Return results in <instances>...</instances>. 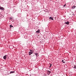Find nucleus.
I'll return each mask as SVG.
<instances>
[{
    "instance_id": "1",
    "label": "nucleus",
    "mask_w": 76,
    "mask_h": 76,
    "mask_svg": "<svg viewBox=\"0 0 76 76\" xmlns=\"http://www.w3.org/2000/svg\"><path fill=\"white\" fill-rule=\"evenodd\" d=\"M7 57V55H5L3 57V58L4 60H6Z\"/></svg>"
},
{
    "instance_id": "8",
    "label": "nucleus",
    "mask_w": 76,
    "mask_h": 76,
    "mask_svg": "<svg viewBox=\"0 0 76 76\" xmlns=\"http://www.w3.org/2000/svg\"><path fill=\"white\" fill-rule=\"evenodd\" d=\"M48 72L49 73V75H50V73H51V72L49 71H48Z\"/></svg>"
},
{
    "instance_id": "16",
    "label": "nucleus",
    "mask_w": 76,
    "mask_h": 76,
    "mask_svg": "<svg viewBox=\"0 0 76 76\" xmlns=\"http://www.w3.org/2000/svg\"><path fill=\"white\" fill-rule=\"evenodd\" d=\"M30 51H32V50H30Z\"/></svg>"
},
{
    "instance_id": "5",
    "label": "nucleus",
    "mask_w": 76,
    "mask_h": 76,
    "mask_svg": "<svg viewBox=\"0 0 76 76\" xmlns=\"http://www.w3.org/2000/svg\"><path fill=\"white\" fill-rule=\"evenodd\" d=\"M32 53H33V52H29V56H30V55H31V54H32Z\"/></svg>"
},
{
    "instance_id": "2",
    "label": "nucleus",
    "mask_w": 76,
    "mask_h": 76,
    "mask_svg": "<svg viewBox=\"0 0 76 76\" xmlns=\"http://www.w3.org/2000/svg\"><path fill=\"white\" fill-rule=\"evenodd\" d=\"M75 7H76V6L75 5H74L73 6H72V9H75Z\"/></svg>"
},
{
    "instance_id": "6",
    "label": "nucleus",
    "mask_w": 76,
    "mask_h": 76,
    "mask_svg": "<svg viewBox=\"0 0 76 76\" xmlns=\"http://www.w3.org/2000/svg\"><path fill=\"white\" fill-rule=\"evenodd\" d=\"M35 54L36 56H39V55L38 54V53H35Z\"/></svg>"
},
{
    "instance_id": "17",
    "label": "nucleus",
    "mask_w": 76,
    "mask_h": 76,
    "mask_svg": "<svg viewBox=\"0 0 76 76\" xmlns=\"http://www.w3.org/2000/svg\"><path fill=\"white\" fill-rule=\"evenodd\" d=\"M11 19H12V18H11Z\"/></svg>"
},
{
    "instance_id": "3",
    "label": "nucleus",
    "mask_w": 76,
    "mask_h": 76,
    "mask_svg": "<svg viewBox=\"0 0 76 76\" xmlns=\"http://www.w3.org/2000/svg\"><path fill=\"white\" fill-rule=\"evenodd\" d=\"M49 19L50 20H54L53 19V18L51 17H50L49 18Z\"/></svg>"
},
{
    "instance_id": "14",
    "label": "nucleus",
    "mask_w": 76,
    "mask_h": 76,
    "mask_svg": "<svg viewBox=\"0 0 76 76\" xmlns=\"http://www.w3.org/2000/svg\"><path fill=\"white\" fill-rule=\"evenodd\" d=\"M74 68H75V69H76V65H75Z\"/></svg>"
},
{
    "instance_id": "4",
    "label": "nucleus",
    "mask_w": 76,
    "mask_h": 76,
    "mask_svg": "<svg viewBox=\"0 0 76 76\" xmlns=\"http://www.w3.org/2000/svg\"><path fill=\"white\" fill-rule=\"evenodd\" d=\"M65 23L67 25H69V22H65Z\"/></svg>"
},
{
    "instance_id": "7",
    "label": "nucleus",
    "mask_w": 76,
    "mask_h": 76,
    "mask_svg": "<svg viewBox=\"0 0 76 76\" xmlns=\"http://www.w3.org/2000/svg\"><path fill=\"white\" fill-rule=\"evenodd\" d=\"M0 9L1 10H3L4 9V8H3V7H0Z\"/></svg>"
},
{
    "instance_id": "15",
    "label": "nucleus",
    "mask_w": 76,
    "mask_h": 76,
    "mask_svg": "<svg viewBox=\"0 0 76 76\" xmlns=\"http://www.w3.org/2000/svg\"><path fill=\"white\" fill-rule=\"evenodd\" d=\"M66 4H65L64 5V7H65V6H66Z\"/></svg>"
},
{
    "instance_id": "9",
    "label": "nucleus",
    "mask_w": 76,
    "mask_h": 76,
    "mask_svg": "<svg viewBox=\"0 0 76 76\" xmlns=\"http://www.w3.org/2000/svg\"><path fill=\"white\" fill-rule=\"evenodd\" d=\"M37 33H39V30H38L37 31H36Z\"/></svg>"
},
{
    "instance_id": "10",
    "label": "nucleus",
    "mask_w": 76,
    "mask_h": 76,
    "mask_svg": "<svg viewBox=\"0 0 76 76\" xmlns=\"http://www.w3.org/2000/svg\"><path fill=\"white\" fill-rule=\"evenodd\" d=\"M15 73V72L14 71H11L10 72V73Z\"/></svg>"
},
{
    "instance_id": "12",
    "label": "nucleus",
    "mask_w": 76,
    "mask_h": 76,
    "mask_svg": "<svg viewBox=\"0 0 76 76\" xmlns=\"http://www.w3.org/2000/svg\"><path fill=\"white\" fill-rule=\"evenodd\" d=\"M10 28H12V27H13V26L12 25H10Z\"/></svg>"
},
{
    "instance_id": "13",
    "label": "nucleus",
    "mask_w": 76,
    "mask_h": 76,
    "mask_svg": "<svg viewBox=\"0 0 76 76\" xmlns=\"http://www.w3.org/2000/svg\"><path fill=\"white\" fill-rule=\"evenodd\" d=\"M51 66H52V64H50V66L49 68H50V67H51Z\"/></svg>"
},
{
    "instance_id": "11",
    "label": "nucleus",
    "mask_w": 76,
    "mask_h": 76,
    "mask_svg": "<svg viewBox=\"0 0 76 76\" xmlns=\"http://www.w3.org/2000/svg\"><path fill=\"white\" fill-rule=\"evenodd\" d=\"M62 62H63V63H65V61H64V60H62Z\"/></svg>"
}]
</instances>
